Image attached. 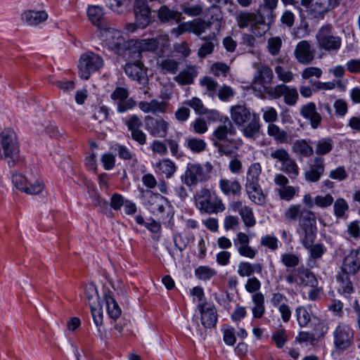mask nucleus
Masks as SVG:
<instances>
[{
  "instance_id": "obj_21",
  "label": "nucleus",
  "mask_w": 360,
  "mask_h": 360,
  "mask_svg": "<svg viewBox=\"0 0 360 360\" xmlns=\"http://www.w3.org/2000/svg\"><path fill=\"white\" fill-rule=\"evenodd\" d=\"M103 300L105 302L107 313L109 317L116 321L122 314V310L112 296V292L106 288L103 291Z\"/></svg>"
},
{
  "instance_id": "obj_25",
  "label": "nucleus",
  "mask_w": 360,
  "mask_h": 360,
  "mask_svg": "<svg viewBox=\"0 0 360 360\" xmlns=\"http://www.w3.org/2000/svg\"><path fill=\"white\" fill-rule=\"evenodd\" d=\"M324 170L323 158L321 157H316L314 159V165L304 173L305 179L309 182H317L323 174Z\"/></svg>"
},
{
  "instance_id": "obj_49",
  "label": "nucleus",
  "mask_w": 360,
  "mask_h": 360,
  "mask_svg": "<svg viewBox=\"0 0 360 360\" xmlns=\"http://www.w3.org/2000/svg\"><path fill=\"white\" fill-rule=\"evenodd\" d=\"M239 214L247 227H252L255 225L256 220L251 208L245 206L243 208L240 209Z\"/></svg>"
},
{
  "instance_id": "obj_41",
  "label": "nucleus",
  "mask_w": 360,
  "mask_h": 360,
  "mask_svg": "<svg viewBox=\"0 0 360 360\" xmlns=\"http://www.w3.org/2000/svg\"><path fill=\"white\" fill-rule=\"evenodd\" d=\"M333 141L331 138H323L318 141L316 147V153L319 155H325L332 151Z\"/></svg>"
},
{
  "instance_id": "obj_45",
  "label": "nucleus",
  "mask_w": 360,
  "mask_h": 360,
  "mask_svg": "<svg viewBox=\"0 0 360 360\" xmlns=\"http://www.w3.org/2000/svg\"><path fill=\"white\" fill-rule=\"evenodd\" d=\"M287 90H288V86L284 84L276 85L274 88L264 86V92L272 99L281 98Z\"/></svg>"
},
{
  "instance_id": "obj_63",
  "label": "nucleus",
  "mask_w": 360,
  "mask_h": 360,
  "mask_svg": "<svg viewBox=\"0 0 360 360\" xmlns=\"http://www.w3.org/2000/svg\"><path fill=\"white\" fill-rule=\"evenodd\" d=\"M334 201V198L330 194L326 195H316L314 198V203L319 207L324 208L330 206Z\"/></svg>"
},
{
  "instance_id": "obj_60",
  "label": "nucleus",
  "mask_w": 360,
  "mask_h": 360,
  "mask_svg": "<svg viewBox=\"0 0 360 360\" xmlns=\"http://www.w3.org/2000/svg\"><path fill=\"white\" fill-rule=\"evenodd\" d=\"M193 74L188 70H183L174 77V80L181 85H189L193 83Z\"/></svg>"
},
{
  "instance_id": "obj_42",
  "label": "nucleus",
  "mask_w": 360,
  "mask_h": 360,
  "mask_svg": "<svg viewBox=\"0 0 360 360\" xmlns=\"http://www.w3.org/2000/svg\"><path fill=\"white\" fill-rule=\"evenodd\" d=\"M185 145L195 153H200L204 151L207 146V144L203 139L195 137L186 139Z\"/></svg>"
},
{
  "instance_id": "obj_32",
  "label": "nucleus",
  "mask_w": 360,
  "mask_h": 360,
  "mask_svg": "<svg viewBox=\"0 0 360 360\" xmlns=\"http://www.w3.org/2000/svg\"><path fill=\"white\" fill-rule=\"evenodd\" d=\"M103 11L98 6H89L87 8V15L93 25L101 27L103 22Z\"/></svg>"
},
{
  "instance_id": "obj_50",
  "label": "nucleus",
  "mask_w": 360,
  "mask_h": 360,
  "mask_svg": "<svg viewBox=\"0 0 360 360\" xmlns=\"http://www.w3.org/2000/svg\"><path fill=\"white\" fill-rule=\"evenodd\" d=\"M190 33H193L197 36H200L207 29V25L205 24V20L198 18L192 21H189Z\"/></svg>"
},
{
  "instance_id": "obj_13",
  "label": "nucleus",
  "mask_w": 360,
  "mask_h": 360,
  "mask_svg": "<svg viewBox=\"0 0 360 360\" xmlns=\"http://www.w3.org/2000/svg\"><path fill=\"white\" fill-rule=\"evenodd\" d=\"M146 129L152 136L166 137L169 129V123L162 117L154 118L148 115L146 117Z\"/></svg>"
},
{
  "instance_id": "obj_28",
  "label": "nucleus",
  "mask_w": 360,
  "mask_h": 360,
  "mask_svg": "<svg viewBox=\"0 0 360 360\" xmlns=\"http://www.w3.org/2000/svg\"><path fill=\"white\" fill-rule=\"evenodd\" d=\"M198 205L201 212L205 213H217L218 212H222L225 210V207L221 200H219L214 202L210 200H200L198 201Z\"/></svg>"
},
{
  "instance_id": "obj_31",
  "label": "nucleus",
  "mask_w": 360,
  "mask_h": 360,
  "mask_svg": "<svg viewBox=\"0 0 360 360\" xmlns=\"http://www.w3.org/2000/svg\"><path fill=\"white\" fill-rule=\"evenodd\" d=\"M292 150L303 157H310L314 154L312 146L306 139L296 140L292 146Z\"/></svg>"
},
{
  "instance_id": "obj_61",
  "label": "nucleus",
  "mask_w": 360,
  "mask_h": 360,
  "mask_svg": "<svg viewBox=\"0 0 360 360\" xmlns=\"http://www.w3.org/2000/svg\"><path fill=\"white\" fill-rule=\"evenodd\" d=\"M124 202L125 199L120 193H114L111 195L109 207L115 211H118L124 205Z\"/></svg>"
},
{
  "instance_id": "obj_54",
  "label": "nucleus",
  "mask_w": 360,
  "mask_h": 360,
  "mask_svg": "<svg viewBox=\"0 0 360 360\" xmlns=\"http://www.w3.org/2000/svg\"><path fill=\"white\" fill-rule=\"evenodd\" d=\"M12 182L21 191H24L26 186L29 184V180L25 176L17 172L12 174Z\"/></svg>"
},
{
  "instance_id": "obj_6",
  "label": "nucleus",
  "mask_w": 360,
  "mask_h": 360,
  "mask_svg": "<svg viewBox=\"0 0 360 360\" xmlns=\"http://www.w3.org/2000/svg\"><path fill=\"white\" fill-rule=\"evenodd\" d=\"M103 65L101 56L93 52L83 53L78 63V75L83 79H89L91 73L99 70Z\"/></svg>"
},
{
  "instance_id": "obj_59",
  "label": "nucleus",
  "mask_w": 360,
  "mask_h": 360,
  "mask_svg": "<svg viewBox=\"0 0 360 360\" xmlns=\"http://www.w3.org/2000/svg\"><path fill=\"white\" fill-rule=\"evenodd\" d=\"M160 67L165 72L176 74L178 71L179 63L174 59H164L160 63Z\"/></svg>"
},
{
  "instance_id": "obj_2",
  "label": "nucleus",
  "mask_w": 360,
  "mask_h": 360,
  "mask_svg": "<svg viewBox=\"0 0 360 360\" xmlns=\"http://www.w3.org/2000/svg\"><path fill=\"white\" fill-rule=\"evenodd\" d=\"M1 145L3 149V158L9 167H22L25 158L20 155V144L15 132L11 128H5L0 133Z\"/></svg>"
},
{
  "instance_id": "obj_10",
  "label": "nucleus",
  "mask_w": 360,
  "mask_h": 360,
  "mask_svg": "<svg viewBox=\"0 0 360 360\" xmlns=\"http://www.w3.org/2000/svg\"><path fill=\"white\" fill-rule=\"evenodd\" d=\"M300 4L307 9L308 16L311 20H323L326 14L332 10L326 0H301Z\"/></svg>"
},
{
  "instance_id": "obj_62",
  "label": "nucleus",
  "mask_w": 360,
  "mask_h": 360,
  "mask_svg": "<svg viewBox=\"0 0 360 360\" xmlns=\"http://www.w3.org/2000/svg\"><path fill=\"white\" fill-rule=\"evenodd\" d=\"M328 326L323 320L318 319L316 323H314L313 330L315 337L318 339L323 338L327 333Z\"/></svg>"
},
{
  "instance_id": "obj_35",
  "label": "nucleus",
  "mask_w": 360,
  "mask_h": 360,
  "mask_svg": "<svg viewBox=\"0 0 360 360\" xmlns=\"http://www.w3.org/2000/svg\"><path fill=\"white\" fill-rule=\"evenodd\" d=\"M259 116L257 113H252L250 123L243 129V136L249 139L253 138L259 131Z\"/></svg>"
},
{
  "instance_id": "obj_1",
  "label": "nucleus",
  "mask_w": 360,
  "mask_h": 360,
  "mask_svg": "<svg viewBox=\"0 0 360 360\" xmlns=\"http://www.w3.org/2000/svg\"><path fill=\"white\" fill-rule=\"evenodd\" d=\"M111 49L127 62L142 61V53L153 51L157 44L153 39H129L125 41L122 36L110 42Z\"/></svg>"
},
{
  "instance_id": "obj_30",
  "label": "nucleus",
  "mask_w": 360,
  "mask_h": 360,
  "mask_svg": "<svg viewBox=\"0 0 360 360\" xmlns=\"http://www.w3.org/2000/svg\"><path fill=\"white\" fill-rule=\"evenodd\" d=\"M158 172L165 174L166 178H171L177 169L175 163L168 158L162 159L156 164Z\"/></svg>"
},
{
  "instance_id": "obj_19",
  "label": "nucleus",
  "mask_w": 360,
  "mask_h": 360,
  "mask_svg": "<svg viewBox=\"0 0 360 360\" xmlns=\"http://www.w3.org/2000/svg\"><path fill=\"white\" fill-rule=\"evenodd\" d=\"M231 117L236 124L244 126L252 119V114L245 105H236L231 108Z\"/></svg>"
},
{
  "instance_id": "obj_47",
  "label": "nucleus",
  "mask_w": 360,
  "mask_h": 360,
  "mask_svg": "<svg viewBox=\"0 0 360 360\" xmlns=\"http://www.w3.org/2000/svg\"><path fill=\"white\" fill-rule=\"evenodd\" d=\"M297 320L301 328L305 327L311 321V316L304 307L299 306L295 309Z\"/></svg>"
},
{
  "instance_id": "obj_5",
  "label": "nucleus",
  "mask_w": 360,
  "mask_h": 360,
  "mask_svg": "<svg viewBox=\"0 0 360 360\" xmlns=\"http://www.w3.org/2000/svg\"><path fill=\"white\" fill-rule=\"evenodd\" d=\"M333 26L330 23L322 25L316 34L318 46L327 51H338L342 46V39L333 34Z\"/></svg>"
},
{
  "instance_id": "obj_43",
  "label": "nucleus",
  "mask_w": 360,
  "mask_h": 360,
  "mask_svg": "<svg viewBox=\"0 0 360 360\" xmlns=\"http://www.w3.org/2000/svg\"><path fill=\"white\" fill-rule=\"evenodd\" d=\"M217 274V271L209 266H200L195 269V277L202 281H209Z\"/></svg>"
},
{
  "instance_id": "obj_46",
  "label": "nucleus",
  "mask_w": 360,
  "mask_h": 360,
  "mask_svg": "<svg viewBox=\"0 0 360 360\" xmlns=\"http://www.w3.org/2000/svg\"><path fill=\"white\" fill-rule=\"evenodd\" d=\"M283 171L285 172L292 180L295 179L299 175V167L295 161L290 158L288 160L283 163Z\"/></svg>"
},
{
  "instance_id": "obj_20",
  "label": "nucleus",
  "mask_w": 360,
  "mask_h": 360,
  "mask_svg": "<svg viewBox=\"0 0 360 360\" xmlns=\"http://www.w3.org/2000/svg\"><path fill=\"white\" fill-rule=\"evenodd\" d=\"M144 68L142 61L127 62L124 66V71L129 79L141 84L144 79Z\"/></svg>"
},
{
  "instance_id": "obj_40",
  "label": "nucleus",
  "mask_w": 360,
  "mask_h": 360,
  "mask_svg": "<svg viewBox=\"0 0 360 360\" xmlns=\"http://www.w3.org/2000/svg\"><path fill=\"white\" fill-rule=\"evenodd\" d=\"M267 132L268 134L274 137L278 143H283L288 142L287 132L281 129L276 124H269Z\"/></svg>"
},
{
  "instance_id": "obj_58",
  "label": "nucleus",
  "mask_w": 360,
  "mask_h": 360,
  "mask_svg": "<svg viewBox=\"0 0 360 360\" xmlns=\"http://www.w3.org/2000/svg\"><path fill=\"white\" fill-rule=\"evenodd\" d=\"M271 339L278 349H282L288 341L285 330H278L276 333L272 334Z\"/></svg>"
},
{
  "instance_id": "obj_57",
  "label": "nucleus",
  "mask_w": 360,
  "mask_h": 360,
  "mask_svg": "<svg viewBox=\"0 0 360 360\" xmlns=\"http://www.w3.org/2000/svg\"><path fill=\"white\" fill-rule=\"evenodd\" d=\"M44 188L43 182L35 179L34 182L29 181V184L26 186L23 192L30 195H37L42 192Z\"/></svg>"
},
{
  "instance_id": "obj_39",
  "label": "nucleus",
  "mask_w": 360,
  "mask_h": 360,
  "mask_svg": "<svg viewBox=\"0 0 360 360\" xmlns=\"http://www.w3.org/2000/svg\"><path fill=\"white\" fill-rule=\"evenodd\" d=\"M84 295L88 301L89 307L95 306L101 303L100 297L98 295V290L96 285L93 283H89L85 288Z\"/></svg>"
},
{
  "instance_id": "obj_55",
  "label": "nucleus",
  "mask_w": 360,
  "mask_h": 360,
  "mask_svg": "<svg viewBox=\"0 0 360 360\" xmlns=\"http://www.w3.org/2000/svg\"><path fill=\"white\" fill-rule=\"evenodd\" d=\"M282 263L288 268H294L299 265L300 258L293 253H284L281 255Z\"/></svg>"
},
{
  "instance_id": "obj_52",
  "label": "nucleus",
  "mask_w": 360,
  "mask_h": 360,
  "mask_svg": "<svg viewBox=\"0 0 360 360\" xmlns=\"http://www.w3.org/2000/svg\"><path fill=\"white\" fill-rule=\"evenodd\" d=\"M334 214L338 218H342L345 216V212L349 210V205L347 201L342 198H338L333 205Z\"/></svg>"
},
{
  "instance_id": "obj_44",
  "label": "nucleus",
  "mask_w": 360,
  "mask_h": 360,
  "mask_svg": "<svg viewBox=\"0 0 360 360\" xmlns=\"http://www.w3.org/2000/svg\"><path fill=\"white\" fill-rule=\"evenodd\" d=\"M304 212H311V211L309 210L305 209V208L302 209V205L300 204L292 205L286 210V212L285 213V216L287 219L292 220V221L297 220V219L299 217L300 220H301L302 218V216L303 215L302 213H304Z\"/></svg>"
},
{
  "instance_id": "obj_3",
  "label": "nucleus",
  "mask_w": 360,
  "mask_h": 360,
  "mask_svg": "<svg viewBox=\"0 0 360 360\" xmlns=\"http://www.w3.org/2000/svg\"><path fill=\"white\" fill-rule=\"evenodd\" d=\"M212 170L213 165L210 162H206L203 165L188 162L184 174L181 176V182L188 187L207 182L211 178Z\"/></svg>"
},
{
  "instance_id": "obj_48",
  "label": "nucleus",
  "mask_w": 360,
  "mask_h": 360,
  "mask_svg": "<svg viewBox=\"0 0 360 360\" xmlns=\"http://www.w3.org/2000/svg\"><path fill=\"white\" fill-rule=\"evenodd\" d=\"M91 316L93 318V321L98 328V330L100 331L101 326H103V307L101 303H98V305L90 307Z\"/></svg>"
},
{
  "instance_id": "obj_15",
  "label": "nucleus",
  "mask_w": 360,
  "mask_h": 360,
  "mask_svg": "<svg viewBox=\"0 0 360 360\" xmlns=\"http://www.w3.org/2000/svg\"><path fill=\"white\" fill-rule=\"evenodd\" d=\"M128 130L131 131L132 140L136 141L140 145L146 143V134L139 128L143 125L142 121L136 115H131L125 122Z\"/></svg>"
},
{
  "instance_id": "obj_16",
  "label": "nucleus",
  "mask_w": 360,
  "mask_h": 360,
  "mask_svg": "<svg viewBox=\"0 0 360 360\" xmlns=\"http://www.w3.org/2000/svg\"><path fill=\"white\" fill-rule=\"evenodd\" d=\"M167 202H168L167 199L161 194L147 191L145 205L152 213H163L165 204Z\"/></svg>"
},
{
  "instance_id": "obj_27",
  "label": "nucleus",
  "mask_w": 360,
  "mask_h": 360,
  "mask_svg": "<svg viewBox=\"0 0 360 360\" xmlns=\"http://www.w3.org/2000/svg\"><path fill=\"white\" fill-rule=\"evenodd\" d=\"M219 188L225 195L239 197L241 195L242 186L240 182L234 179L233 181L221 179L219 182Z\"/></svg>"
},
{
  "instance_id": "obj_34",
  "label": "nucleus",
  "mask_w": 360,
  "mask_h": 360,
  "mask_svg": "<svg viewBox=\"0 0 360 360\" xmlns=\"http://www.w3.org/2000/svg\"><path fill=\"white\" fill-rule=\"evenodd\" d=\"M111 149L116 152L118 157L123 160H132L134 164H136L138 160L136 154L131 152L127 146L116 143L111 147Z\"/></svg>"
},
{
  "instance_id": "obj_56",
  "label": "nucleus",
  "mask_w": 360,
  "mask_h": 360,
  "mask_svg": "<svg viewBox=\"0 0 360 360\" xmlns=\"http://www.w3.org/2000/svg\"><path fill=\"white\" fill-rule=\"evenodd\" d=\"M298 192V188H296L292 186H287L278 189V195L281 200L286 201L291 200Z\"/></svg>"
},
{
  "instance_id": "obj_17",
  "label": "nucleus",
  "mask_w": 360,
  "mask_h": 360,
  "mask_svg": "<svg viewBox=\"0 0 360 360\" xmlns=\"http://www.w3.org/2000/svg\"><path fill=\"white\" fill-rule=\"evenodd\" d=\"M342 271L355 275L360 271V247L352 250L343 259Z\"/></svg>"
},
{
  "instance_id": "obj_8",
  "label": "nucleus",
  "mask_w": 360,
  "mask_h": 360,
  "mask_svg": "<svg viewBox=\"0 0 360 360\" xmlns=\"http://www.w3.org/2000/svg\"><path fill=\"white\" fill-rule=\"evenodd\" d=\"M302 218L300 220L299 225L303 232V236L300 238L302 246L309 243H314L317 235L316 219L314 212H304Z\"/></svg>"
},
{
  "instance_id": "obj_29",
  "label": "nucleus",
  "mask_w": 360,
  "mask_h": 360,
  "mask_svg": "<svg viewBox=\"0 0 360 360\" xmlns=\"http://www.w3.org/2000/svg\"><path fill=\"white\" fill-rule=\"evenodd\" d=\"M274 75L272 70L266 66L262 65L257 71V75H255L253 82L259 84H268L272 81Z\"/></svg>"
},
{
  "instance_id": "obj_33",
  "label": "nucleus",
  "mask_w": 360,
  "mask_h": 360,
  "mask_svg": "<svg viewBox=\"0 0 360 360\" xmlns=\"http://www.w3.org/2000/svg\"><path fill=\"white\" fill-rule=\"evenodd\" d=\"M350 274H348L347 272L345 273L342 271V274L337 275V281L340 285V288L338 290L340 294L350 295L354 292V287L349 277Z\"/></svg>"
},
{
  "instance_id": "obj_36",
  "label": "nucleus",
  "mask_w": 360,
  "mask_h": 360,
  "mask_svg": "<svg viewBox=\"0 0 360 360\" xmlns=\"http://www.w3.org/2000/svg\"><path fill=\"white\" fill-rule=\"evenodd\" d=\"M135 221L139 225L145 226L150 232L153 233H158L161 231V224L150 217L148 222L145 221L143 217L139 214L135 217Z\"/></svg>"
},
{
  "instance_id": "obj_14",
  "label": "nucleus",
  "mask_w": 360,
  "mask_h": 360,
  "mask_svg": "<svg viewBox=\"0 0 360 360\" xmlns=\"http://www.w3.org/2000/svg\"><path fill=\"white\" fill-rule=\"evenodd\" d=\"M176 6L170 8L167 5H162L157 11V17L161 24H178L184 20V17L181 15L178 9H175Z\"/></svg>"
},
{
  "instance_id": "obj_11",
  "label": "nucleus",
  "mask_w": 360,
  "mask_h": 360,
  "mask_svg": "<svg viewBox=\"0 0 360 360\" xmlns=\"http://www.w3.org/2000/svg\"><path fill=\"white\" fill-rule=\"evenodd\" d=\"M200 314V322L206 329H212L217 327L218 321L217 310L212 302L206 301L200 302L198 305Z\"/></svg>"
},
{
  "instance_id": "obj_4",
  "label": "nucleus",
  "mask_w": 360,
  "mask_h": 360,
  "mask_svg": "<svg viewBox=\"0 0 360 360\" xmlns=\"http://www.w3.org/2000/svg\"><path fill=\"white\" fill-rule=\"evenodd\" d=\"M354 344V330L347 324L340 323L333 331V347L338 354L352 350Z\"/></svg>"
},
{
  "instance_id": "obj_23",
  "label": "nucleus",
  "mask_w": 360,
  "mask_h": 360,
  "mask_svg": "<svg viewBox=\"0 0 360 360\" xmlns=\"http://www.w3.org/2000/svg\"><path fill=\"white\" fill-rule=\"evenodd\" d=\"M47 18L48 14L45 11L27 10L21 14V20L31 26H36Z\"/></svg>"
},
{
  "instance_id": "obj_38",
  "label": "nucleus",
  "mask_w": 360,
  "mask_h": 360,
  "mask_svg": "<svg viewBox=\"0 0 360 360\" xmlns=\"http://www.w3.org/2000/svg\"><path fill=\"white\" fill-rule=\"evenodd\" d=\"M309 252V257L312 260L321 259L326 252L327 249L323 243H309L304 246Z\"/></svg>"
},
{
  "instance_id": "obj_37",
  "label": "nucleus",
  "mask_w": 360,
  "mask_h": 360,
  "mask_svg": "<svg viewBox=\"0 0 360 360\" xmlns=\"http://www.w3.org/2000/svg\"><path fill=\"white\" fill-rule=\"evenodd\" d=\"M297 10L300 13V21L297 27L296 34L299 38H302L309 35L311 32V30L303 9L300 6H298Z\"/></svg>"
},
{
  "instance_id": "obj_9",
  "label": "nucleus",
  "mask_w": 360,
  "mask_h": 360,
  "mask_svg": "<svg viewBox=\"0 0 360 360\" xmlns=\"http://www.w3.org/2000/svg\"><path fill=\"white\" fill-rule=\"evenodd\" d=\"M129 96V90L122 86H116L110 94V98L117 104V110L123 113L129 110L133 109L136 105V101Z\"/></svg>"
},
{
  "instance_id": "obj_26",
  "label": "nucleus",
  "mask_w": 360,
  "mask_h": 360,
  "mask_svg": "<svg viewBox=\"0 0 360 360\" xmlns=\"http://www.w3.org/2000/svg\"><path fill=\"white\" fill-rule=\"evenodd\" d=\"M295 54L297 60L302 64H309L314 59L310 50V44L307 41H301L297 45Z\"/></svg>"
},
{
  "instance_id": "obj_22",
  "label": "nucleus",
  "mask_w": 360,
  "mask_h": 360,
  "mask_svg": "<svg viewBox=\"0 0 360 360\" xmlns=\"http://www.w3.org/2000/svg\"><path fill=\"white\" fill-rule=\"evenodd\" d=\"M89 194L92 200L94 207H99L100 212L108 218H112L114 217L112 210L109 207L108 201L101 196L95 187H93V188L89 191Z\"/></svg>"
},
{
  "instance_id": "obj_51",
  "label": "nucleus",
  "mask_w": 360,
  "mask_h": 360,
  "mask_svg": "<svg viewBox=\"0 0 360 360\" xmlns=\"http://www.w3.org/2000/svg\"><path fill=\"white\" fill-rule=\"evenodd\" d=\"M221 330L223 332V339L225 344L229 346H233L236 342L234 328L228 324H224Z\"/></svg>"
},
{
  "instance_id": "obj_12",
  "label": "nucleus",
  "mask_w": 360,
  "mask_h": 360,
  "mask_svg": "<svg viewBox=\"0 0 360 360\" xmlns=\"http://www.w3.org/2000/svg\"><path fill=\"white\" fill-rule=\"evenodd\" d=\"M133 10L135 17V26L144 29L151 22V9L147 0H134Z\"/></svg>"
},
{
  "instance_id": "obj_53",
  "label": "nucleus",
  "mask_w": 360,
  "mask_h": 360,
  "mask_svg": "<svg viewBox=\"0 0 360 360\" xmlns=\"http://www.w3.org/2000/svg\"><path fill=\"white\" fill-rule=\"evenodd\" d=\"M181 14L184 13L189 16H198L202 13V8L200 5L190 6L188 4L184 3L179 5Z\"/></svg>"
},
{
  "instance_id": "obj_64",
  "label": "nucleus",
  "mask_w": 360,
  "mask_h": 360,
  "mask_svg": "<svg viewBox=\"0 0 360 360\" xmlns=\"http://www.w3.org/2000/svg\"><path fill=\"white\" fill-rule=\"evenodd\" d=\"M284 96V102L288 105H294L298 99V93L295 88L290 89L285 91Z\"/></svg>"
},
{
  "instance_id": "obj_24",
  "label": "nucleus",
  "mask_w": 360,
  "mask_h": 360,
  "mask_svg": "<svg viewBox=\"0 0 360 360\" xmlns=\"http://www.w3.org/2000/svg\"><path fill=\"white\" fill-rule=\"evenodd\" d=\"M253 16L251 31L255 36L262 37L270 30L269 25L266 22L265 17L261 11H258L255 14L253 13Z\"/></svg>"
},
{
  "instance_id": "obj_18",
  "label": "nucleus",
  "mask_w": 360,
  "mask_h": 360,
  "mask_svg": "<svg viewBox=\"0 0 360 360\" xmlns=\"http://www.w3.org/2000/svg\"><path fill=\"white\" fill-rule=\"evenodd\" d=\"M205 17H207L205 24L207 25V29L213 27L217 32H219L223 19L221 7L216 4L212 5L207 10Z\"/></svg>"
},
{
  "instance_id": "obj_7",
  "label": "nucleus",
  "mask_w": 360,
  "mask_h": 360,
  "mask_svg": "<svg viewBox=\"0 0 360 360\" xmlns=\"http://www.w3.org/2000/svg\"><path fill=\"white\" fill-rule=\"evenodd\" d=\"M285 280L289 284L296 283L304 287L316 288L319 284L315 274L303 264L296 269H293V270L285 276Z\"/></svg>"
}]
</instances>
